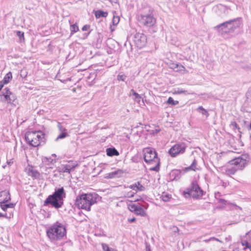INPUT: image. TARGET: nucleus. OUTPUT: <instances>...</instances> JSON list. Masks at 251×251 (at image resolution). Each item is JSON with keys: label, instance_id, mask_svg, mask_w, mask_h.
Wrapping results in <instances>:
<instances>
[{"label": "nucleus", "instance_id": "1", "mask_svg": "<svg viewBox=\"0 0 251 251\" xmlns=\"http://www.w3.org/2000/svg\"><path fill=\"white\" fill-rule=\"evenodd\" d=\"M66 193L63 187L56 188L52 195H49L44 202V205L50 204L52 207L56 209L61 208L63 205V199L65 197Z\"/></svg>", "mask_w": 251, "mask_h": 251}, {"label": "nucleus", "instance_id": "2", "mask_svg": "<svg viewBox=\"0 0 251 251\" xmlns=\"http://www.w3.org/2000/svg\"><path fill=\"white\" fill-rule=\"evenodd\" d=\"M96 194H82L77 196L75 204L78 208L90 211L91 206L97 202Z\"/></svg>", "mask_w": 251, "mask_h": 251}, {"label": "nucleus", "instance_id": "3", "mask_svg": "<svg viewBox=\"0 0 251 251\" xmlns=\"http://www.w3.org/2000/svg\"><path fill=\"white\" fill-rule=\"evenodd\" d=\"M241 23V18H238L224 22L214 28L222 34L224 33L233 32L235 29L239 27Z\"/></svg>", "mask_w": 251, "mask_h": 251}, {"label": "nucleus", "instance_id": "4", "mask_svg": "<svg viewBox=\"0 0 251 251\" xmlns=\"http://www.w3.org/2000/svg\"><path fill=\"white\" fill-rule=\"evenodd\" d=\"M65 234V228L61 224L58 223L53 225L47 230L48 236L52 241L61 240Z\"/></svg>", "mask_w": 251, "mask_h": 251}, {"label": "nucleus", "instance_id": "5", "mask_svg": "<svg viewBox=\"0 0 251 251\" xmlns=\"http://www.w3.org/2000/svg\"><path fill=\"white\" fill-rule=\"evenodd\" d=\"M144 160L149 164H154L155 166L150 169L151 170L158 172L159 170L160 162L157 157V153L153 149L147 148L144 150Z\"/></svg>", "mask_w": 251, "mask_h": 251}, {"label": "nucleus", "instance_id": "6", "mask_svg": "<svg viewBox=\"0 0 251 251\" xmlns=\"http://www.w3.org/2000/svg\"><path fill=\"white\" fill-rule=\"evenodd\" d=\"M45 134L41 131H27L25 134V140L28 144L34 147L40 145L44 142Z\"/></svg>", "mask_w": 251, "mask_h": 251}, {"label": "nucleus", "instance_id": "7", "mask_svg": "<svg viewBox=\"0 0 251 251\" xmlns=\"http://www.w3.org/2000/svg\"><path fill=\"white\" fill-rule=\"evenodd\" d=\"M184 194L186 197H191L195 199H200L204 195V191L196 181H193L184 191Z\"/></svg>", "mask_w": 251, "mask_h": 251}, {"label": "nucleus", "instance_id": "8", "mask_svg": "<svg viewBox=\"0 0 251 251\" xmlns=\"http://www.w3.org/2000/svg\"><path fill=\"white\" fill-rule=\"evenodd\" d=\"M137 20L140 24L146 27H152L155 23L156 19L152 12L149 10V13H141L137 16Z\"/></svg>", "mask_w": 251, "mask_h": 251}, {"label": "nucleus", "instance_id": "9", "mask_svg": "<svg viewBox=\"0 0 251 251\" xmlns=\"http://www.w3.org/2000/svg\"><path fill=\"white\" fill-rule=\"evenodd\" d=\"M186 147V144L183 142L176 143L170 148L168 153L171 157H175L178 154L184 153Z\"/></svg>", "mask_w": 251, "mask_h": 251}, {"label": "nucleus", "instance_id": "10", "mask_svg": "<svg viewBox=\"0 0 251 251\" xmlns=\"http://www.w3.org/2000/svg\"><path fill=\"white\" fill-rule=\"evenodd\" d=\"M249 159V157L248 154H243L240 157L231 160L230 162L232 165L236 166V169L242 170L247 165Z\"/></svg>", "mask_w": 251, "mask_h": 251}, {"label": "nucleus", "instance_id": "11", "mask_svg": "<svg viewBox=\"0 0 251 251\" xmlns=\"http://www.w3.org/2000/svg\"><path fill=\"white\" fill-rule=\"evenodd\" d=\"M134 42L137 48L141 49L146 45L147 36L143 33H136L134 37Z\"/></svg>", "mask_w": 251, "mask_h": 251}, {"label": "nucleus", "instance_id": "12", "mask_svg": "<svg viewBox=\"0 0 251 251\" xmlns=\"http://www.w3.org/2000/svg\"><path fill=\"white\" fill-rule=\"evenodd\" d=\"M0 96L3 101L9 103H13L16 99L15 96L11 92L9 89L7 87L3 89L2 94Z\"/></svg>", "mask_w": 251, "mask_h": 251}, {"label": "nucleus", "instance_id": "13", "mask_svg": "<svg viewBox=\"0 0 251 251\" xmlns=\"http://www.w3.org/2000/svg\"><path fill=\"white\" fill-rule=\"evenodd\" d=\"M25 172L29 176H30L33 179L39 178L40 176L39 172L31 165H28L25 168Z\"/></svg>", "mask_w": 251, "mask_h": 251}, {"label": "nucleus", "instance_id": "14", "mask_svg": "<svg viewBox=\"0 0 251 251\" xmlns=\"http://www.w3.org/2000/svg\"><path fill=\"white\" fill-rule=\"evenodd\" d=\"M76 165H75L73 162H69L68 164L61 165V171L63 173H67L70 174L72 170L75 168Z\"/></svg>", "mask_w": 251, "mask_h": 251}, {"label": "nucleus", "instance_id": "15", "mask_svg": "<svg viewBox=\"0 0 251 251\" xmlns=\"http://www.w3.org/2000/svg\"><path fill=\"white\" fill-rule=\"evenodd\" d=\"M128 187L130 189L135 191L136 192L138 191H144L145 190V187L142 185L141 181H137L135 183L129 185Z\"/></svg>", "mask_w": 251, "mask_h": 251}, {"label": "nucleus", "instance_id": "16", "mask_svg": "<svg viewBox=\"0 0 251 251\" xmlns=\"http://www.w3.org/2000/svg\"><path fill=\"white\" fill-rule=\"evenodd\" d=\"M10 200V195L8 191L4 190L0 192V203L7 202Z\"/></svg>", "mask_w": 251, "mask_h": 251}, {"label": "nucleus", "instance_id": "17", "mask_svg": "<svg viewBox=\"0 0 251 251\" xmlns=\"http://www.w3.org/2000/svg\"><path fill=\"white\" fill-rule=\"evenodd\" d=\"M106 154L108 156H118L119 155L118 151L115 148H109L106 150Z\"/></svg>", "mask_w": 251, "mask_h": 251}, {"label": "nucleus", "instance_id": "18", "mask_svg": "<svg viewBox=\"0 0 251 251\" xmlns=\"http://www.w3.org/2000/svg\"><path fill=\"white\" fill-rule=\"evenodd\" d=\"M123 172L121 170H118L113 172L110 173L108 174L107 177L109 178H113L119 177L123 174Z\"/></svg>", "mask_w": 251, "mask_h": 251}, {"label": "nucleus", "instance_id": "19", "mask_svg": "<svg viewBox=\"0 0 251 251\" xmlns=\"http://www.w3.org/2000/svg\"><path fill=\"white\" fill-rule=\"evenodd\" d=\"M95 15L97 19H99L100 17H106L108 15L107 12L103 11L101 10H98L95 12Z\"/></svg>", "mask_w": 251, "mask_h": 251}, {"label": "nucleus", "instance_id": "20", "mask_svg": "<svg viewBox=\"0 0 251 251\" xmlns=\"http://www.w3.org/2000/svg\"><path fill=\"white\" fill-rule=\"evenodd\" d=\"M137 215L144 216L146 215L145 210L140 206L138 205L134 212Z\"/></svg>", "mask_w": 251, "mask_h": 251}, {"label": "nucleus", "instance_id": "21", "mask_svg": "<svg viewBox=\"0 0 251 251\" xmlns=\"http://www.w3.org/2000/svg\"><path fill=\"white\" fill-rule=\"evenodd\" d=\"M12 73L10 72L8 73L4 77L2 80V83L7 84L10 82V81L12 79Z\"/></svg>", "mask_w": 251, "mask_h": 251}, {"label": "nucleus", "instance_id": "22", "mask_svg": "<svg viewBox=\"0 0 251 251\" xmlns=\"http://www.w3.org/2000/svg\"><path fill=\"white\" fill-rule=\"evenodd\" d=\"M131 95L135 96V98L134 99V100H139V101H140L141 99L140 95L136 93L133 89H131L130 91L129 96H131Z\"/></svg>", "mask_w": 251, "mask_h": 251}, {"label": "nucleus", "instance_id": "23", "mask_svg": "<svg viewBox=\"0 0 251 251\" xmlns=\"http://www.w3.org/2000/svg\"><path fill=\"white\" fill-rule=\"evenodd\" d=\"M196 165H197L196 161L195 159H194L193 160L192 163L191 164V165L190 166H189L188 167H186L184 169L185 171L187 172L190 170L195 171L196 167Z\"/></svg>", "mask_w": 251, "mask_h": 251}, {"label": "nucleus", "instance_id": "24", "mask_svg": "<svg viewBox=\"0 0 251 251\" xmlns=\"http://www.w3.org/2000/svg\"><path fill=\"white\" fill-rule=\"evenodd\" d=\"M79 30L78 26L76 24H75L71 25L70 26V30H71V35H72L75 33L76 32Z\"/></svg>", "mask_w": 251, "mask_h": 251}, {"label": "nucleus", "instance_id": "25", "mask_svg": "<svg viewBox=\"0 0 251 251\" xmlns=\"http://www.w3.org/2000/svg\"><path fill=\"white\" fill-rule=\"evenodd\" d=\"M197 110L198 112H200L203 115H205L206 117H208L209 114L208 111L205 110L202 106H200L197 109Z\"/></svg>", "mask_w": 251, "mask_h": 251}, {"label": "nucleus", "instance_id": "26", "mask_svg": "<svg viewBox=\"0 0 251 251\" xmlns=\"http://www.w3.org/2000/svg\"><path fill=\"white\" fill-rule=\"evenodd\" d=\"M69 134L67 132H61L60 134L58 135L57 137L55 139V141H57L59 139H63L66 137L69 136Z\"/></svg>", "mask_w": 251, "mask_h": 251}, {"label": "nucleus", "instance_id": "27", "mask_svg": "<svg viewBox=\"0 0 251 251\" xmlns=\"http://www.w3.org/2000/svg\"><path fill=\"white\" fill-rule=\"evenodd\" d=\"M101 246L104 251H117L114 249L109 248V246L105 243H102Z\"/></svg>", "mask_w": 251, "mask_h": 251}, {"label": "nucleus", "instance_id": "28", "mask_svg": "<svg viewBox=\"0 0 251 251\" xmlns=\"http://www.w3.org/2000/svg\"><path fill=\"white\" fill-rule=\"evenodd\" d=\"M167 103L172 105H176L178 103V101L177 100H174L172 97H169L167 101Z\"/></svg>", "mask_w": 251, "mask_h": 251}, {"label": "nucleus", "instance_id": "29", "mask_svg": "<svg viewBox=\"0 0 251 251\" xmlns=\"http://www.w3.org/2000/svg\"><path fill=\"white\" fill-rule=\"evenodd\" d=\"M161 197H162V200L164 201H169V200L171 198L170 195H169L168 194H166V193H163V194L162 195Z\"/></svg>", "mask_w": 251, "mask_h": 251}, {"label": "nucleus", "instance_id": "30", "mask_svg": "<svg viewBox=\"0 0 251 251\" xmlns=\"http://www.w3.org/2000/svg\"><path fill=\"white\" fill-rule=\"evenodd\" d=\"M120 21V17L119 16H114L112 19V24L113 25H117Z\"/></svg>", "mask_w": 251, "mask_h": 251}, {"label": "nucleus", "instance_id": "31", "mask_svg": "<svg viewBox=\"0 0 251 251\" xmlns=\"http://www.w3.org/2000/svg\"><path fill=\"white\" fill-rule=\"evenodd\" d=\"M137 206L138 205H136L135 204H129L128 205V208L130 211L134 212L135 209L136 208Z\"/></svg>", "mask_w": 251, "mask_h": 251}, {"label": "nucleus", "instance_id": "32", "mask_svg": "<svg viewBox=\"0 0 251 251\" xmlns=\"http://www.w3.org/2000/svg\"><path fill=\"white\" fill-rule=\"evenodd\" d=\"M17 35L19 37L20 41L24 40V33L21 31H17Z\"/></svg>", "mask_w": 251, "mask_h": 251}, {"label": "nucleus", "instance_id": "33", "mask_svg": "<svg viewBox=\"0 0 251 251\" xmlns=\"http://www.w3.org/2000/svg\"><path fill=\"white\" fill-rule=\"evenodd\" d=\"M57 127L61 132H67V129L63 127L60 123H58Z\"/></svg>", "mask_w": 251, "mask_h": 251}, {"label": "nucleus", "instance_id": "34", "mask_svg": "<svg viewBox=\"0 0 251 251\" xmlns=\"http://www.w3.org/2000/svg\"><path fill=\"white\" fill-rule=\"evenodd\" d=\"M126 76L125 75H124V74H122V75L119 74L117 76V80H119V81H125V79H126Z\"/></svg>", "mask_w": 251, "mask_h": 251}, {"label": "nucleus", "instance_id": "35", "mask_svg": "<svg viewBox=\"0 0 251 251\" xmlns=\"http://www.w3.org/2000/svg\"><path fill=\"white\" fill-rule=\"evenodd\" d=\"M6 202H3V203H0V207L4 211H6V210L8 208Z\"/></svg>", "mask_w": 251, "mask_h": 251}, {"label": "nucleus", "instance_id": "36", "mask_svg": "<svg viewBox=\"0 0 251 251\" xmlns=\"http://www.w3.org/2000/svg\"><path fill=\"white\" fill-rule=\"evenodd\" d=\"M186 91L185 90H183V89H178L175 92V93L176 94H183V93H185Z\"/></svg>", "mask_w": 251, "mask_h": 251}, {"label": "nucleus", "instance_id": "37", "mask_svg": "<svg viewBox=\"0 0 251 251\" xmlns=\"http://www.w3.org/2000/svg\"><path fill=\"white\" fill-rule=\"evenodd\" d=\"M231 126H233L235 128L240 129L239 126H238L237 124L235 122H232L231 123Z\"/></svg>", "mask_w": 251, "mask_h": 251}, {"label": "nucleus", "instance_id": "38", "mask_svg": "<svg viewBox=\"0 0 251 251\" xmlns=\"http://www.w3.org/2000/svg\"><path fill=\"white\" fill-rule=\"evenodd\" d=\"M175 65L176 66V68H178V70H179V71H182L184 69V67L181 65H178V64H175Z\"/></svg>", "mask_w": 251, "mask_h": 251}, {"label": "nucleus", "instance_id": "39", "mask_svg": "<svg viewBox=\"0 0 251 251\" xmlns=\"http://www.w3.org/2000/svg\"><path fill=\"white\" fill-rule=\"evenodd\" d=\"M89 27H90V25H84V26L82 27V30L83 31H87V30H88V29L89 28Z\"/></svg>", "mask_w": 251, "mask_h": 251}, {"label": "nucleus", "instance_id": "40", "mask_svg": "<svg viewBox=\"0 0 251 251\" xmlns=\"http://www.w3.org/2000/svg\"><path fill=\"white\" fill-rule=\"evenodd\" d=\"M7 205L8 208H12L14 207L15 204L12 203H7Z\"/></svg>", "mask_w": 251, "mask_h": 251}, {"label": "nucleus", "instance_id": "41", "mask_svg": "<svg viewBox=\"0 0 251 251\" xmlns=\"http://www.w3.org/2000/svg\"><path fill=\"white\" fill-rule=\"evenodd\" d=\"M209 240H212V241L213 240H215V241H218L219 242H221L222 243V242L221 241H220L219 239L218 238H216L215 237H211L210 238H209Z\"/></svg>", "mask_w": 251, "mask_h": 251}, {"label": "nucleus", "instance_id": "42", "mask_svg": "<svg viewBox=\"0 0 251 251\" xmlns=\"http://www.w3.org/2000/svg\"><path fill=\"white\" fill-rule=\"evenodd\" d=\"M136 221V219L135 218H132L131 219H128V221L129 223H133Z\"/></svg>", "mask_w": 251, "mask_h": 251}, {"label": "nucleus", "instance_id": "43", "mask_svg": "<svg viewBox=\"0 0 251 251\" xmlns=\"http://www.w3.org/2000/svg\"><path fill=\"white\" fill-rule=\"evenodd\" d=\"M180 173V172L178 170H175L172 172V175H178Z\"/></svg>", "mask_w": 251, "mask_h": 251}, {"label": "nucleus", "instance_id": "44", "mask_svg": "<svg viewBox=\"0 0 251 251\" xmlns=\"http://www.w3.org/2000/svg\"><path fill=\"white\" fill-rule=\"evenodd\" d=\"M6 163L8 165H11V164L13 163V161L12 160H7Z\"/></svg>", "mask_w": 251, "mask_h": 251}, {"label": "nucleus", "instance_id": "45", "mask_svg": "<svg viewBox=\"0 0 251 251\" xmlns=\"http://www.w3.org/2000/svg\"><path fill=\"white\" fill-rule=\"evenodd\" d=\"M0 217H6L7 218L6 214H3L1 213H0Z\"/></svg>", "mask_w": 251, "mask_h": 251}, {"label": "nucleus", "instance_id": "46", "mask_svg": "<svg viewBox=\"0 0 251 251\" xmlns=\"http://www.w3.org/2000/svg\"><path fill=\"white\" fill-rule=\"evenodd\" d=\"M146 251H151V249L149 245L146 246Z\"/></svg>", "mask_w": 251, "mask_h": 251}, {"label": "nucleus", "instance_id": "47", "mask_svg": "<svg viewBox=\"0 0 251 251\" xmlns=\"http://www.w3.org/2000/svg\"><path fill=\"white\" fill-rule=\"evenodd\" d=\"M3 85H4L3 83H2L1 82L0 83V91L1 90L2 88H3Z\"/></svg>", "mask_w": 251, "mask_h": 251}, {"label": "nucleus", "instance_id": "48", "mask_svg": "<svg viewBox=\"0 0 251 251\" xmlns=\"http://www.w3.org/2000/svg\"><path fill=\"white\" fill-rule=\"evenodd\" d=\"M250 245L249 243H246V248H250Z\"/></svg>", "mask_w": 251, "mask_h": 251}, {"label": "nucleus", "instance_id": "49", "mask_svg": "<svg viewBox=\"0 0 251 251\" xmlns=\"http://www.w3.org/2000/svg\"><path fill=\"white\" fill-rule=\"evenodd\" d=\"M248 130H251V123L248 127Z\"/></svg>", "mask_w": 251, "mask_h": 251}, {"label": "nucleus", "instance_id": "50", "mask_svg": "<svg viewBox=\"0 0 251 251\" xmlns=\"http://www.w3.org/2000/svg\"><path fill=\"white\" fill-rule=\"evenodd\" d=\"M249 236L250 237V239L251 240V230L249 232Z\"/></svg>", "mask_w": 251, "mask_h": 251}, {"label": "nucleus", "instance_id": "51", "mask_svg": "<svg viewBox=\"0 0 251 251\" xmlns=\"http://www.w3.org/2000/svg\"><path fill=\"white\" fill-rule=\"evenodd\" d=\"M111 2H114L115 3H116L118 1V0H109Z\"/></svg>", "mask_w": 251, "mask_h": 251}, {"label": "nucleus", "instance_id": "52", "mask_svg": "<svg viewBox=\"0 0 251 251\" xmlns=\"http://www.w3.org/2000/svg\"><path fill=\"white\" fill-rule=\"evenodd\" d=\"M21 76L22 77H26V75H24V74H21Z\"/></svg>", "mask_w": 251, "mask_h": 251}, {"label": "nucleus", "instance_id": "53", "mask_svg": "<svg viewBox=\"0 0 251 251\" xmlns=\"http://www.w3.org/2000/svg\"><path fill=\"white\" fill-rule=\"evenodd\" d=\"M212 241V240H209V239H206V240H204V241H205V242H207H207H209V241Z\"/></svg>", "mask_w": 251, "mask_h": 251}, {"label": "nucleus", "instance_id": "54", "mask_svg": "<svg viewBox=\"0 0 251 251\" xmlns=\"http://www.w3.org/2000/svg\"><path fill=\"white\" fill-rule=\"evenodd\" d=\"M110 29H111V31H113L114 30V29H113L112 28L111 26H110Z\"/></svg>", "mask_w": 251, "mask_h": 251}, {"label": "nucleus", "instance_id": "55", "mask_svg": "<svg viewBox=\"0 0 251 251\" xmlns=\"http://www.w3.org/2000/svg\"><path fill=\"white\" fill-rule=\"evenodd\" d=\"M156 132L157 133V132H159L160 130H157V129H156Z\"/></svg>", "mask_w": 251, "mask_h": 251}, {"label": "nucleus", "instance_id": "56", "mask_svg": "<svg viewBox=\"0 0 251 251\" xmlns=\"http://www.w3.org/2000/svg\"><path fill=\"white\" fill-rule=\"evenodd\" d=\"M52 155L53 156H56V154H53Z\"/></svg>", "mask_w": 251, "mask_h": 251}, {"label": "nucleus", "instance_id": "57", "mask_svg": "<svg viewBox=\"0 0 251 251\" xmlns=\"http://www.w3.org/2000/svg\"><path fill=\"white\" fill-rule=\"evenodd\" d=\"M2 167H3V168H5V166H3Z\"/></svg>", "mask_w": 251, "mask_h": 251}, {"label": "nucleus", "instance_id": "58", "mask_svg": "<svg viewBox=\"0 0 251 251\" xmlns=\"http://www.w3.org/2000/svg\"><path fill=\"white\" fill-rule=\"evenodd\" d=\"M250 138L251 139V134L250 135Z\"/></svg>", "mask_w": 251, "mask_h": 251}]
</instances>
